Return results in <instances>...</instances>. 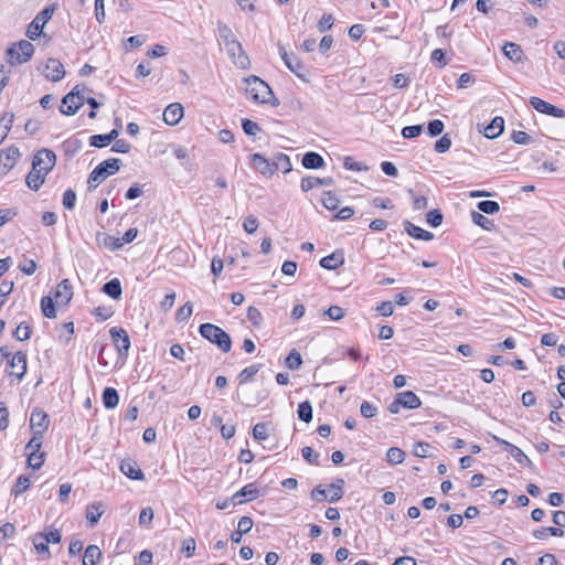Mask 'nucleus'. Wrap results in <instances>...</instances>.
Instances as JSON below:
<instances>
[{"label": "nucleus", "mask_w": 565, "mask_h": 565, "mask_svg": "<svg viewBox=\"0 0 565 565\" xmlns=\"http://www.w3.org/2000/svg\"><path fill=\"white\" fill-rule=\"evenodd\" d=\"M85 85H76L62 98L60 111L66 116L75 115L85 103Z\"/></svg>", "instance_id": "39448f33"}, {"label": "nucleus", "mask_w": 565, "mask_h": 565, "mask_svg": "<svg viewBox=\"0 0 565 565\" xmlns=\"http://www.w3.org/2000/svg\"><path fill=\"white\" fill-rule=\"evenodd\" d=\"M218 35L225 46L227 45V43L236 41V36L234 35L232 29L228 25L221 22L218 23Z\"/></svg>", "instance_id": "49530a36"}, {"label": "nucleus", "mask_w": 565, "mask_h": 565, "mask_svg": "<svg viewBox=\"0 0 565 565\" xmlns=\"http://www.w3.org/2000/svg\"><path fill=\"white\" fill-rule=\"evenodd\" d=\"M477 207L484 214H494L500 210L499 203L490 200L478 202Z\"/></svg>", "instance_id": "09e8293b"}, {"label": "nucleus", "mask_w": 565, "mask_h": 565, "mask_svg": "<svg viewBox=\"0 0 565 565\" xmlns=\"http://www.w3.org/2000/svg\"><path fill=\"white\" fill-rule=\"evenodd\" d=\"M102 555V551L97 545H88L85 550L83 565H96Z\"/></svg>", "instance_id": "7c9ffc66"}, {"label": "nucleus", "mask_w": 565, "mask_h": 565, "mask_svg": "<svg viewBox=\"0 0 565 565\" xmlns=\"http://www.w3.org/2000/svg\"><path fill=\"white\" fill-rule=\"evenodd\" d=\"M193 307L190 301L185 302L175 313V320L178 322H184L192 316Z\"/></svg>", "instance_id": "8fccbe9b"}, {"label": "nucleus", "mask_w": 565, "mask_h": 565, "mask_svg": "<svg viewBox=\"0 0 565 565\" xmlns=\"http://www.w3.org/2000/svg\"><path fill=\"white\" fill-rule=\"evenodd\" d=\"M502 50L504 55L513 62H521L523 60V51L519 44L507 42Z\"/></svg>", "instance_id": "bb28decb"}, {"label": "nucleus", "mask_w": 565, "mask_h": 565, "mask_svg": "<svg viewBox=\"0 0 565 565\" xmlns=\"http://www.w3.org/2000/svg\"><path fill=\"white\" fill-rule=\"evenodd\" d=\"M297 415L298 418L305 423L312 420V406L309 401H305L298 405Z\"/></svg>", "instance_id": "79ce46f5"}, {"label": "nucleus", "mask_w": 565, "mask_h": 565, "mask_svg": "<svg viewBox=\"0 0 565 565\" xmlns=\"http://www.w3.org/2000/svg\"><path fill=\"white\" fill-rule=\"evenodd\" d=\"M423 132V125L406 126L402 129V136L406 139L418 137Z\"/></svg>", "instance_id": "0e129e2a"}, {"label": "nucleus", "mask_w": 565, "mask_h": 565, "mask_svg": "<svg viewBox=\"0 0 565 565\" xmlns=\"http://www.w3.org/2000/svg\"><path fill=\"white\" fill-rule=\"evenodd\" d=\"M33 53L34 45L26 40H21L18 42L17 46H11L7 50L11 65L26 63L32 57Z\"/></svg>", "instance_id": "423d86ee"}, {"label": "nucleus", "mask_w": 565, "mask_h": 565, "mask_svg": "<svg viewBox=\"0 0 565 565\" xmlns=\"http://www.w3.org/2000/svg\"><path fill=\"white\" fill-rule=\"evenodd\" d=\"M396 396L398 398V403L405 408L415 409L422 405L419 397L412 391L398 393Z\"/></svg>", "instance_id": "393cba45"}, {"label": "nucleus", "mask_w": 565, "mask_h": 565, "mask_svg": "<svg viewBox=\"0 0 565 565\" xmlns=\"http://www.w3.org/2000/svg\"><path fill=\"white\" fill-rule=\"evenodd\" d=\"M242 128L247 136H255L258 131H260L259 125L248 118H244L242 120Z\"/></svg>", "instance_id": "864d4df0"}, {"label": "nucleus", "mask_w": 565, "mask_h": 565, "mask_svg": "<svg viewBox=\"0 0 565 565\" xmlns=\"http://www.w3.org/2000/svg\"><path fill=\"white\" fill-rule=\"evenodd\" d=\"M10 374L22 380L26 373V355L22 351L15 352L9 361Z\"/></svg>", "instance_id": "dca6fc26"}, {"label": "nucleus", "mask_w": 565, "mask_h": 565, "mask_svg": "<svg viewBox=\"0 0 565 565\" xmlns=\"http://www.w3.org/2000/svg\"><path fill=\"white\" fill-rule=\"evenodd\" d=\"M32 542H33L35 551L39 554L44 555L45 558L51 557L49 544L45 542V540H42V533L34 534V536L32 537Z\"/></svg>", "instance_id": "c9c22d12"}, {"label": "nucleus", "mask_w": 565, "mask_h": 565, "mask_svg": "<svg viewBox=\"0 0 565 565\" xmlns=\"http://www.w3.org/2000/svg\"><path fill=\"white\" fill-rule=\"evenodd\" d=\"M202 338L215 344L222 352L227 353L232 348V340L227 332L213 323H202L199 327Z\"/></svg>", "instance_id": "7ed1b4c3"}, {"label": "nucleus", "mask_w": 565, "mask_h": 565, "mask_svg": "<svg viewBox=\"0 0 565 565\" xmlns=\"http://www.w3.org/2000/svg\"><path fill=\"white\" fill-rule=\"evenodd\" d=\"M360 413L364 418H372L377 414V407L372 403L364 401L360 406Z\"/></svg>", "instance_id": "680f3d73"}, {"label": "nucleus", "mask_w": 565, "mask_h": 565, "mask_svg": "<svg viewBox=\"0 0 565 565\" xmlns=\"http://www.w3.org/2000/svg\"><path fill=\"white\" fill-rule=\"evenodd\" d=\"M121 160L118 158H110L102 161L94 170L89 173L87 183L88 190H95L100 182L107 177L115 174L120 170Z\"/></svg>", "instance_id": "20e7f679"}, {"label": "nucleus", "mask_w": 565, "mask_h": 565, "mask_svg": "<svg viewBox=\"0 0 565 565\" xmlns=\"http://www.w3.org/2000/svg\"><path fill=\"white\" fill-rule=\"evenodd\" d=\"M471 220L476 225L482 227L483 230L492 231L494 228V223L482 213L472 211Z\"/></svg>", "instance_id": "e433bc0d"}, {"label": "nucleus", "mask_w": 565, "mask_h": 565, "mask_svg": "<svg viewBox=\"0 0 565 565\" xmlns=\"http://www.w3.org/2000/svg\"><path fill=\"white\" fill-rule=\"evenodd\" d=\"M243 398L241 399L242 404H244L246 407H255L259 405L263 401L266 399L267 393L265 392H257L255 395L248 393L247 391H243Z\"/></svg>", "instance_id": "c756f323"}, {"label": "nucleus", "mask_w": 565, "mask_h": 565, "mask_svg": "<svg viewBox=\"0 0 565 565\" xmlns=\"http://www.w3.org/2000/svg\"><path fill=\"white\" fill-rule=\"evenodd\" d=\"M54 10L53 6L46 7L35 15L26 30V36L30 40L34 41L41 35L45 24L52 19Z\"/></svg>", "instance_id": "6e6552de"}, {"label": "nucleus", "mask_w": 565, "mask_h": 565, "mask_svg": "<svg viewBox=\"0 0 565 565\" xmlns=\"http://www.w3.org/2000/svg\"><path fill=\"white\" fill-rule=\"evenodd\" d=\"M183 117V106L180 103H173L166 107L163 120L167 125L175 126Z\"/></svg>", "instance_id": "a211bd4d"}, {"label": "nucleus", "mask_w": 565, "mask_h": 565, "mask_svg": "<svg viewBox=\"0 0 565 565\" xmlns=\"http://www.w3.org/2000/svg\"><path fill=\"white\" fill-rule=\"evenodd\" d=\"M103 404L107 409L115 408L119 403L118 392L114 387H106L103 391Z\"/></svg>", "instance_id": "c85d7f7f"}, {"label": "nucleus", "mask_w": 565, "mask_h": 565, "mask_svg": "<svg viewBox=\"0 0 565 565\" xmlns=\"http://www.w3.org/2000/svg\"><path fill=\"white\" fill-rule=\"evenodd\" d=\"M511 139L518 145H529L532 142L531 136L522 130H513Z\"/></svg>", "instance_id": "4d7b16f0"}, {"label": "nucleus", "mask_w": 565, "mask_h": 565, "mask_svg": "<svg viewBox=\"0 0 565 565\" xmlns=\"http://www.w3.org/2000/svg\"><path fill=\"white\" fill-rule=\"evenodd\" d=\"M109 334L118 355L126 359L130 349L128 332L124 328L113 327L109 329Z\"/></svg>", "instance_id": "1a4fd4ad"}, {"label": "nucleus", "mask_w": 565, "mask_h": 565, "mask_svg": "<svg viewBox=\"0 0 565 565\" xmlns=\"http://www.w3.org/2000/svg\"><path fill=\"white\" fill-rule=\"evenodd\" d=\"M405 459V452L397 447H391L386 452V460L391 465L402 463Z\"/></svg>", "instance_id": "37998d69"}, {"label": "nucleus", "mask_w": 565, "mask_h": 565, "mask_svg": "<svg viewBox=\"0 0 565 565\" xmlns=\"http://www.w3.org/2000/svg\"><path fill=\"white\" fill-rule=\"evenodd\" d=\"M403 226H404L405 232L409 236H412L416 239L430 241L434 238V234L431 232H428V231L413 224L409 221H404Z\"/></svg>", "instance_id": "aec40b11"}, {"label": "nucleus", "mask_w": 565, "mask_h": 565, "mask_svg": "<svg viewBox=\"0 0 565 565\" xmlns=\"http://www.w3.org/2000/svg\"><path fill=\"white\" fill-rule=\"evenodd\" d=\"M451 147V139L448 135H444L435 142V151L438 153H444L448 151Z\"/></svg>", "instance_id": "338daca9"}, {"label": "nucleus", "mask_w": 565, "mask_h": 565, "mask_svg": "<svg viewBox=\"0 0 565 565\" xmlns=\"http://www.w3.org/2000/svg\"><path fill=\"white\" fill-rule=\"evenodd\" d=\"M19 157H20V151L15 146H11V147L7 148L6 150H1L0 151V168L2 169L1 173L4 174L9 170H11L15 166Z\"/></svg>", "instance_id": "2eb2a0df"}, {"label": "nucleus", "mask_w": 565, "mask_h": 565, "mask_svg": "<svg viewBox=\"0 0 565 565\" xmlns=\"http://www.w3.org/2000/svg\"><path fill=\"white\" fill-rule=\"evenodd\" d=\"M39 70L51 82H58L65 76L64 65L57 58H49L44 67Z\"/></svg>", "instance_id": "f8f14e48"}, {"label": "nucleus", "mask_w": 565, "mask_h": 565, "mask_svg": "<svg viewBox=\"0 0 565 565\" xmlns=\"http://www.w3.org/2000/svg\"><path fill=\"white\" fill-rule=\"evenodd\" d=\"M302 364V358L301 354L296 350L292 349L287 358L285 359V365L287 369L291 371L298 370Z\"/></svg>", "instance_id": "f704fd0d"}, {"label": "nucleus", "mask_w": 565, "mask_h": 565, "mask_svg": "<svg viewBox=\"0 0 565 565\" xmlns=\"http://www.w3.org/2000/svg\"><path fill=\"white\" fill-rule=\"evenodd\" d=\"M245 92L256 103L270 104L274 107L279 105L278 98L274 96L270 86L256 75L245 78Z\"/></svg>", "instance_id": "f257e3e1"}, {"label": "nucleus", "mask_w": 565, "mask_h": 565, "mask_svg": "<svg viewBox=\"0 0 565 565\" xmlns=\"http://www.w3.org/2000/svg\"><path fill=\"white\" fill-rule=\"evenodd\" d=\"M321 202L322 205L330 211H334L339 206V199L331 191L323 192Z\"/></svg>", "instance_id": "a18cd8bd"}, {"label": "nucleus", "mask_w": 565, "mask_h": 565, "mask_svg": "<svg viewBox=\"0 0 565 565\" xmlns=\"http://www.w3.org/2000/svg\"><path fill=\"white\" fill-rule=\"evenodd\" d=\"M279 55L290 72H292L299 78L306 79V76L308 75V71L306 70L305 65L301 63V61L295 54H289L285 50V47L279 44Z\"/></svg>", "instance_id": "9b49d317"}, {"label": "nucleus", "mask_w": 565, "mask_h": 565, "mask_svg": "<svg viewBox=\"0 0 565 565\" xmlns=\"http://www.w3.org/2000/svg\"><path fill=\"white\" fill-rule=\"evenodd\" d=\"M73 297L72 285H56L54 295L44 296L41 300L42 312L46 318L56 317V306H65Z\"/></svg>", "instance_id": "f03ea898"}, {"label": "nucleus", "mask_w": 565, "mask_h": 565, "mask_svg": "<svg viewBox=\"0 0 565 565\" xmlns=\"http://www.w3.org/2000/svg\"><path fill=\"white\" fill-rule=\"evenodd\" d=\"M504 130V119L501 116L494 117L483 129V134L489 139L499 137Z\"/></svg>", "instance_id": "412c9836"}, {"label": "nucleus", "mask_w": 565, "mask_h": 565, "mask_svg": "<svg viewBox=\"0 0 565 565\" xmlns=\"http://www.w3.org/2000/svg\"><path fill=\"white\" fill-rule=\"evenodd\" d=\"M344 263V253L341 249H337L332 254L321 258L320 265L326 269H337Z\"/></svg>", "instance_id": "4be33fe9"}, {"label": "nucleus", "mask_w": 565, "mask_h": 565, "mask_svg": "<svg viewBox=\"0 0 565 565\" xmlns=\"http://www.w3.org/2000/svg\"><path fill=\"white\" fill-rule=\"evenodd\" d=\"M14 115L12 113H4L0 117V131H4L8 136L9 131L11 130L12 124H13Z\"/></svg>", "instance_id": "bf43d9fd"}, {"label": "nucleus", "mask_w": 565, "mask_h": 565, "mask_svg": "<svg viewBox=\"0 0 565 565\" xmlns=\"http://www.w3.org/2000/svg\"><path fill=\"white\" fill-rule=\"evenodd\" d=\"M301 162L306 169L312 170L320 169L324 166L323 158L318 152L315 151H309L305 153Z\"/></svg>", "instance_id": "a878e982"}, {"label": "nucleus", "mask_w": 565, "mask_h": 565, "mask_svg": "<svg viewBox=\"0 0 565 565\" xmlns=\"http://www.w3.org/2000/svg\"><path fill=\"white\" fill-rule=\"evenodd\" d=\"M58 340L65 344H67L71 339H72V335L74 334V323L72 321L70 322H64L61 324V327L58 328Z\"/></svg>", "instance_id": "58836bf2"}, {"label": "nucleus", "mask_w": 565, "mask_h": 565, "mask_svg": "<svg viewBox=\"0 0 565 565\" xmlns=\"http://www.w3.org/2000/svg\"><path fill=\"white\" fill-rule=\"evenodd\" d=\"M431 445L424 441H417L413 448V455L419 458L430 457Z\"/></svg>", "instance_id": "de8ad7c7"}, {"label": "nucleus", "mask_w": 565, "mask_h": 565, "mask_svg": "<svg viewBox=\"0 0 565 565\" xmlns=\"http://www.w3.org/2000/svg\"><path fill=\"white\" fill-rule=\"evenodd\" d=\"M344 483V480L341 478L337 479L335 482L331 483L330 489H332V493L330 495L327 494V491L326 489L322 488V486H317L312 489L310 497L312 500L316 501L327 500L331 503L338 502L343 497Z\"/></svg>", "instance_id": "0eeeda50"}, {"label": "nucleus", "mask_w": 565, "mask_h": 565, "mask_svg": "<svg viewBox=\"0 0 565 565\" xmlns=\"http://www.w3.org/2000/svg\"><path fill=\"white\" fill-rule=\"evenodd\" d=\"M119 469L129 479H132V480H143L145 479V475L141 471V469L139 468L138 463L130 458L121 460Z\"/></svg>", "instance_id": "6ab92c4d"}, {"label": "nucleus", "mask_w": 565, "mask_h": 565, "mask_svg": "<svg viewBox=\"0 0 565 565\" xmlns=\"http://www.w3.org/2000/svg\"><path fill=\"white\" fill-rule=\"evenodd\" d=\"M507 451L514 458L521 466L532 468V460L516 446L507 445Z\"/></svg>", "instance_id": "cd10ccee"}, {"label": "nucleus", "mask_w": 565, "mask_h": 565, "mask_svg": "<svg viewBox=\"0 0 565 565\" xmlns=\"http://www.w3.org/2000/svg\"><path fill=\"white\" fill-rule=\"evenodd\" d=\"M103 513L104 510L102 503L89 504L86 509V520L93 526L98 522Z\"/></svg>", "instance_id": "473e14b6"}, {"label": "nucleus", "mask_w": 565, "mask_h": 565, "mask_svg": "<svg viewBox=\"0 0 565 565\" xmlns=\"http://www.w3.org/2000/svg\"><path fill=\"white\" fill-rule=\"evenodd\" d=\"M153 519V510L150 507L143 508L139 514V525L140 526H149Z\"/></svg>", "instance_id": "13d9d810"}, {"label": "nucleus", "mask_w": 565, "mask_h": 565, "mask_svg": "<svg viewBox=\"0 0 565 565\" xmlns=\"http://www.w3.org/2000/svg\"><path fill=\"white\" fill-rule=\"evenodd\" d=\"M102 291L113 299H119L122 294L121 285H103Z\"/></svg>", "instance_id": "69168bd1"}, {"label": "nucleus", "mask_w": 565, "mask_h": 565, "mask_svg": "<svg viewBox=\"0 0 565 565\" xmlns=\"http://www.w3.org/2000/svg\"><path fill=\"white\" fill-rule=\"evenodd\" d=\"M225 47H226L228 56L232 58L233 63L237 67L243 68V70H246L249 67V64H250L249 58L245 54V52L242 47V44L237 40L232 43H227V45Z\"/></svg>", "instance_id": "ddd939ff"}, {"label": "nucleus", "mask_w": 565, "mask_h": 565, "mask_svg": "<svg viewBox=\"0 0 565 565\" xmlns=\"http://www.w3.org/2000/svg\"><path fill=\"white\" fill-rule=\"evenodd\" d=\"M50 424V419L47 414L40 409L34 408L30 416V427L33 430V433L44 434V431L47 429Z\"/></svg>", "instance_id": "f3484780"}, {"label": "nucleus", "mask_w": 565, "mask_h": 565, "mask_svg": "<svg viewBox=\"0 0 565 565\" xmlns=\"http://www.w3.org/2000/svg\"><path fill=\"white\" fill-rule=\"evenodd\" d=\"M114 311L110 307L99 306L95 308L93 315L99 321H106L113 316Z\"/></svg>", "instance_id": "774afa93"}, {"label": "nucleus", "mask_w": 565, "mask_h": 565, "mask_svg": "<svg viewBox=\"0 0 565 565\" xmlns=\"http://www.w3.org/2000/svg\"><path fill=\"white\" fill-rule=\"evenodd\" d=\"M271 167L274 170H280L284 173L291 171V162L289 157L281 152L275 156Z\"/></svg>", "instance_id": "72a5a7b5"}, {"label": "nucleus", "mask_w": 565, "mask_h": 565, "mask_svg": "<svg viewBox=\"0 0 565 565\" xmlns=\"http://www.w3.org/2000/svg\"><path fill=\"white\" fill-rule=\"evenodd\" d=\"M62 203L66 210H73L76 203V193L72 189H67L63 193Z\"/></svg>", "instance_id": "6e6d98bb"}, {"label": "nucleus", "mask_w": 565, "mask_h": 565, "mask_svg": "<svg viewBox=\"0 0 565 565\" xmlns=\"http://www.w3.org/2000/svg\"><path fill=\"white\" fill-rule=\"evenodd\" d=\"M55 162L56 154L52 150L43 148L34 154L32 167L49 173L54 168Z\"/></svg>", "instance_id": "9d476101"}, {"label": "nucleus", "mask_w": 565, "mask_h": 565, "mask_svg": "<svg viewBox=\"0 0 565 565\" xmlns=\"http://www.w3.org/2000/svg\"><path fill=\"white\" fill-rule=\"evenodd\" d=\"M333 184H334V180L331 177L322 178V179L316 178V177H306V178H302L300 186L303 192H308L309 190H311L318 185L330 186Z\"/></svg>", "instance_id": "5701e85b"}, {"label": "nucleus", "mask_w": 565, "mask_h": 565, "mask_svg": "<svg viewBox=\"0 0 565 565\" xmlns=\"http://www.w3.org/2000/svg\"><path fill=\"white\" fill-rule=\"evenodd\" d=\"M30 484H31L30 478L25 475H21L18 477V479L11 490V493L14 497H18V495L22 494L23 492H25L29 489Z\"/></svg>", "instance_id": "4c0bfd02"}, {"label": "nucleus", "mask_w": 565, "mask_h": 565, "mask_svg": "<svg viewBox=\"0 0 565 565\" xmlns=\"http://www.w3.org/2000/svg\"><path fill=\"white\" fill-rule=\"evenodd\" d=\"M44 461L45 452H29L28 455V466L33 470L41 469Z\"/></svg>", "instance_id": "c03bdc74"}, {"label": "nucleus", "mask_w": 565, "mask_h": 565, "mask_svg": "<svg viewBox=\"0 0 565 565\" xmlns=\"http://www.w3.org/2000/svg\"><path fill=\"white\" fill-rule=\"evenodd\" d=\"M42 439L43 434L34 431L32 438L26 445V449L30 450V452H40V449L42 447Z\"/></svg>", "instance_id": "5fc2aeb1"}, {"label": "nucleus", "mask_w": 565, "mask_h": 565, "mask_svg": "<svg viewBox=\"0 0 565 565\" xmlns=\"http://www.w3.org/2000/svg\"><path fill=\"white\" fill-rule=\"evenodd\" d=\"M46 175L47 173H44L40 169H34L32 167V170L28 173L25 178V183L32 191H38L44 183Z\"/></svg>", "instance_id": "b1692460"}, {"label": "nucleus", "mask_w": 565, "mask_h": 565, "mask_svg": "<svg viewBox=\"0 0 565 565\" xmlns=\"http://www.w3.org/2000/svg\"><path fill=\"white\" fill-rule=\"evenodd\" d=\"M530 105L539 113L550 115L556 118L565 117V111L562 108H558L539 97H531Z\"/></svg>", "instance_id": "4468645a"}, {"label": "nucleus", "mask_w": 565, "mask_h": 565, "mask_svg": "<svg viewBox=\"0 0 565 565\" xmlns=\"http://www.w3.org/2000/svg\"><path fill=\"white\" fill-rule=\"evenodd\" d=\"M445 125L439 119L430 120L427 125V131L431 137L439 136L444 131Z\"/></svg>", "instance_id": "052dcab7"}, {"label": "nucleus", "mask_w": 565, "mask_h": 565, "mask_svg": "<svg viewBox=\"0 0 565 565\" xmlns=\"http://www.w3.org/2000/svg\"><path fill=\"white\" fill-rule=\"evenodd\" d=\"M247 319L254 327H260L263 322V316L260 311L255 307H249L247 310Z\"/></svg>", "instance_id": "e2e57ef3"}, {"label": "nucleus", "mask_w": 565, "mask_h": 565, "mask_svg": "<svg viewBox=\"0 0 565 565\" xmlns=\"http://www.w3.org/2000/svg\"><path fill=\"white\" fill-rule=\"evenodd\" d=\"M260 370V364H253L242 370L237 376L239 384L250 381Z\"/></svg>", "instance_id": "ea45409f"}, {"label": "nucleus", "mask_w": 565, "mask_h": 565, "mask_svg": "<svg viewBox=\"0 0 565 565\" xmlns=\"http://www.w3.org/2000/svg\"><path fill=\"white\" fill-rule=\"evenodd\" d=\"M31 333H32L31 326L28 322L22 321L21 323L18 324V327L13 331V337L18 341H25L31 338Z\"/></svg>", "instance_id": "a19ab883"}, {"label": "nucleus", "mask_w": 565, "mask_h": 565, "mask_svg": "<svg viewBox=\"0 0 565 565\" xmlns=\"http://www.w3.org/2000/svg\"><path fill=\"white\" fill-rule=\"evenodd\" d=\"M443 220L444 216L437 209L430 210L426 215L427 223L433 227L439 226L443 223Z\"/></svg>", "instance_id": "603ef678"}, {"label": "nucleus", "mask_w": 565, "mask_h": 565, "mask_svg": "<svg viewBox=\"0 0 565 565\" xmlns=\"http://www.w3.org/2000/svg\"><path fill=\"white\" fill-rule=\"evenodd\" d=\"M239 495L246 498V501H252L259 497V490L255 487L254 483H248L239 490Z\"/></svg>", "instance_id": "3c124183"}, {"label": "nucleus", "mask_w": 565, "mask_h": 565, "mask_svg": "<svg viewBox=\"0 0 565 565\" xmlns=\"http://www.w3.org/2000/svg\"><path fill=\"white\" fill-rule=\"evenodd\" d=\"M252 163L262 174H271L274 172L271 164L260 153H254L252 156Z\"/></svg>", "instance_id": "2f4dec72"}]
</instances>
